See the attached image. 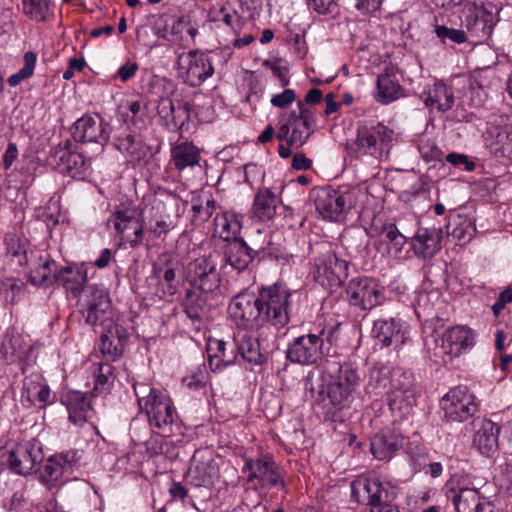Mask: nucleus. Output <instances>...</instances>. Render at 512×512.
Segmentation results:
<instances>
[{
    "label": "nucleus",
    "mask_w": 512,
    "mask_h": 512,
    "mask_svg": "<svg viewBox=\"0 0 512 512\" xmlns=\"http://www.w3.org/2000/svg\"><path fill=\"white\" fill-rule=\"evenodd\" d=\"M29 278L33 285L61 284L73 298L82 295L88 281L87 268L84 264L58 267L57 263L48 257L40 258L39 264L32 265Z\"/></svg>",
    "instance_id": "obj_1"
},
{
    "label": "nucleus",
    "mask_w": 512,
    "mask_h": 512,
    "mask_svg": "<svg viewBox=\"0 0 512 512\" xmlns=\"http://www.w3.org/2000/svg\"><path fill=\"white\" fill-rule=\"evenodd\" d=\"M359 382L360 377L357 370L350 364H344L339 367L337 376H332L326 371H321L318 374L309 373L305 387L318 395L327 393L333 405L343 406Z\"/></svg>",
    "instance_id": "obj_2"
},
{
    "label": "nucleus",
    "mask_w": 512,
    "mask_h": 512,
    "mask_svg": "<svg viewBox=\"0 0 512 512\" xmlns=\"http://www.w3.org/2000/svg\"><path fill=\"white\" fill-rule=\"evenodd\" d=\"M133 389L140 409L148 417L149 424L163 432L171 431V427L177 419L172 399L147 383L136 382L133 384Z\"/></svg>",
    "instance_id": "obj_3"
},
{
    "label": "nucleus",
    "mask_w": 512,
    "mask_h": 512,
    "mask_svg": "<svg viewBox=\"0 0 512 512\" xmlns=\"http://www.w3.org/2000/svg\"><path fill=\"white\" fill-rule=\"evenodd\" d=\"M316 124V111L298 101L297 110L279 116L276 137L289 146L301 147L315 132Z\"/></svg>",
    "instance_id": "obj_4"
},
{
    "label": "nucleus",
    "mask_w": 512,
    "mask_h": 512,
    "mask_svg": "<svg viewBox=\"0 0 512 512\" xmlns=\"http://www.w3.org/2000/svg\"><path fill=\"white\" fill-rule=\"evenodd\" d=\"M179 198L172 193H160L147 209L148 215L143 214L144 233L153 239H165L179 219Z\"/></svg>",
    "instance_id": "obj_5"
},
{
    "label": "nucleus",
    "mask_w": 512,
    "mask_h": 512,
    "mask_svg": "<svg viewBox=\"0 0 512 512\" xmlns=\"http://www.w3.org/2000/svg\"><path fill=\"white\" fill-rule=\"evenodd\" d=\"M333 332L325 328L295 337L286 350L287 359L300 365L318 364L330 354Z\"/></svg>",
    "instance_id": "obj_6"
},
{
    "label": "nucleus",
    "mask_w": 512,
    "mask_h": 512,
    "mask_svg": "<svg viewBox=\"0 0 512 512\" xmlns=\"http://www.w3.org/2000/svg\"><path fill=\"white\" fill-rule=\"evenodd\" d=\"M262 327L271 324L282 328L290 319L291 291L284 285L274 284L262 287L258 292Z\"/></svg>",
    "instance_id": "obj_7"
},
{
    "label": "nucleus",
    "mask_w": 512,
    "mask_h": 512,
    "mask_svg": "<svg viewBox=\"0 0 512 512\" xmlns=\"http://www.w3.org/2000/svg\"><path fill=\"white\" fill-rule=\"evenodd\" d=\"M395 140L393 129L381 122H372L358 128L353 146L357 153L382 159L388 156Z\"/></svg>",
    "instance_id": "obj_8"
},
{
    "label": "nucleus",
    "mask_w": 512,
    "mask_h": 512,
    "mask_svg": "<svg viewBox=\"0 0 512 512\" xmlns=\"http://www.w3.org/2000/svg\"><path fill=\"white\" fill-rule=\"evenodd\" d=\"M438 344L435 336L426 339L425 345L436 359L447 364L475 344V334L466 326H455L446 330Z\"/></svg>",
    "instance_id": "obj_9"
},
{
    "label": "nucleus",
    "mask_w": 512,
    "mask_h": 512,
    "mask_svg": "<svg viewBox=\"0 0 512 512\" xmlns=\"http://www.w3.org/2000/svg\"><path fill=\"white\" fill-rule=\"evenodd\" d=\"M79 312L85 323L95 326H107L113 322V313L109 293L97 285H88L77 302Z\"/></svg>",
    "instance_id": "obj_10"
},
{
    "label": "nucleus",
    "mask_w": 512,
    "mask_h": 512,
    "mask_svg": "<svg viewBox=\"0 0 512 512\" xmlns=\"http://www.w3.org/2000/svg\"><path fill=\"white\" fill-rule=\"evenodd\" d=\"M212 51L190 50L178 56L177 70L183 82L198 87L210 78L214 72Z\"/></svg>",
    "instance_id": "obj_11"
},
{
    "label": "nucleus",
    "mask_w": 512,
    "mask_h": 512,
    "mask_svg": "<svg viewBox=\"0 0 512 512\" xmlns=\"http://www.w3.org/2000/svg\"><path fill=\"white\" fill-rule=\"evenodd\" d=\"M184 270L181 257L173 252L161 253L153 264V274L158 286L155 295L163 299L175 295L180 287V275Z\"/></svg>",
    "instance_id": "obj_12"
},
{
    "label": "nucleus",
    "mask_w": 512,
    "mask_h": 512,
    "mask_svg": "<svg viewBox=\"0 0 512 512\" xmlns=\"http://www.w3.org/2000/svg\"><path fill=\"white\" fill-rule=\"evenodd\" d=\"M217 255L209 254L190 261L185 269L186 279L192 288L204 294H213L220 288Z\"/></svg>",
    "instance_id": "obj_13"
},
{
    "label": "nucleus",
    "mask_w": 512,
    "mask_h": 512,
    "mask_svg": "<svg viewBox=\"0 0 512 512\" xmlns=\"http://www.w3.org/2000/svg\"><path fill=\"white\" fill-rule=\"evenodd\" d=\"M228 313L239 330H257L262 327L258 295L242 290L230 300Z\"/></svg>",
    "instance_id": "obj_14"
},
{
    "label": "nucleus",
    "mask_w": 512,
    "mask_h": 512,
    "mask_svg": "<svg viewBox=\"0 0 512 512\" xmlns=\"http://www.w3.org/2000/svg\"><path fill=\"white\" fill-rule=\"evenodd\" d=\"M107 222L130 247H137L142 243L144 223L135 206L130 204L117 206Z\"/></svg>",
    "instance_id": "obj_15"
},
{
    "label": "nucleus",
    "mask_w": 512,
    "mask_h": 512,
    "mask_svg": "<svg viewBox=\"0 0 512 512\" xmlns=\"http://www.w3.org/2000/svg\"><path fill=\"white\" fill-rule=\"evenodd\" d=\"M346 293L349 304L363 311L371 310L385 300V288L371 277L351 279Z\"/></svg>",
    "instance_id": "obj_16"
},
{
    "label": "nucleus",
    "mask_w": 512,
    "mask_h": 512,
    "mask_svg": "<svg viewBox=\"0 0 512 512\" xmlns=\"http://www.w3.org/2000/svg\"><path fill=\"white\" fill-rule=\"evenodd\" d=\"M242 471L247 473V483L255 489L286 486L280 467L270 458L246 459Z\"/></svg>",
    "instance_id": "obj_17"
},
{
    "label": "nucleus",
    "mask_w": 512,
    "mask_h": 512,
    "mask_svg": "<svg viewBox=\"0 0 512 512\" xmlns=\"http://www.w3.org/2000/svg\"><path fill=\"white\" fill-rule=\"evenodd\" d=\"M446 419L463 422L471 418L478 410L476 397L466 386H456L447 392L441 400Z\"/></svg>",
    "instance_id": "obj_18"
},
{
    "label": "nucleus",
    "mask_w": 512,
    "mask_h": 512,
    "mask_svg": "<svg viewBox=\"0 0 512 512\" xmlns=\"http://www.w3.org/2000/svg\"><path fill=\"white\" fill-rule=\"evenodd\" d=\"M316 281L325 289L334 291L348 276V263L332 251L322 254L316 261Z\"/></svg>",
    "instance_id": "obj_19"
},
{
    "label": "nucleus",
    "mask_w": 512,
    "mask_h": 512,
    "mask_svg": "<svg viewBox=\"0 0 512 512\" xmlns=\"http://www.w3.org/2000/svg\"><path fill=\"white\" fill-rule=\"evenodd\" d=\"M387 400L390 411L396 419L407 418L416 405V389L413 381L407 376L394 379Z\"/></svg>",
    "instance_id": "obj_20"
},
{
    "label": "nucleus",
    "mask_w": 512,
    "mask_h": 512,
    "mask_svg": "<svg viewBox=\"0 0 512 512\" xmlns=\"http://www.w3.org/2000/svg\"><path fill=\"white\" fill-rule=\"evenodd\" d=\"M111 127L100 115H84L74 124L73 136L81 143H94L102 152L109 141Z\"/></svg>",
    "instance_id": "obj_21"
},
{
    "label": "nucleus",
    "mask_w": 512,
    "mask_h": 512,
    "mask_svg": "<svg viewBox=\"0 0 512 512\" xmlns=\"http://www.w3.org/2000/svg\"><path fill=\"white\" fill-rule=\"evenodd\" d=\"M314 202L318 213L330 221H338L353 205L349 192L341 193L330 189L319 190Z\"/></svg>",
    "instance_id": "obj_22"
},
{
    "label": "nucleus",
    "mask_w": 512,
    "mask_h": 512,
    "mask_svg": "<svg viewBox=\"0 0 512 512\" xmlns=\"http://www.w3.org/2000/svg\"><path fill=\"white\" fill-rule=\"evenodd\" d=\"M44 458L41 443L36 440H30L19 444L13 449L8 457L9 468L16 474L28 475L34 467Z\"/></svg>",
    "instance_id": "obj_23"
},
{
    "label": "nucleus",
    "mask_w": 512,
    "mask_h": 512,
    "mask_svg": "<svg viewBox=\"0 0 512 512\" xmlns=\"http://www.w3.org/2000/svg\"><path fill=\"white\" fill-rule=\"evenodd\" d=\"M372 333L384 346L399 350L409 339V331L398 318L377 319Z\"/></svg>",
    "instance_id": "obj_24"
},
{
    "label": "nucleus",
    "mask_w": 512,
    "mask_h": 512,
    "mask_svg": "<svg viewBox=\"0 0 512 512\" xmlns=\"http://www.w3.org/2000/svg\"><path fill=\"white\" fill-rule=\"evenodd\" d=\"M351 494L357 503L370 506H378L388 498L387 490L377 478H356L351 483Z\"/></svg>",
    "instance_id": "obj_25"
},
{
    "label": "nucleus",
    "mask_w": 512,
    "mask_h": 512,
    "mask_svg": "<svg viewBox=\"0 0 512 512\" xmlns=\"http://www.w3.org/2000/svg\"><path fill=\"white\" fill-rule=\"evenodd\" d=\"M404 437L396 429H382L376 433L370 442L373 456L382 461L390 460L402 448Z\"/></svg>",
    "instance_id": "obj_26"
},
{
    "label": "nucleus",
    "mask_w": 512,
    "mask_h": 512,
    "mask_svg": "<svg viewBox=\"0 0 512 512\" xmlns=\"http://www.w3.org/2000/svg\"><path fill=\"white\" fill-rule=\"evenodd\" d=\"M71 146L70 140L59 144L53 149L52 156L62 170L67 171L73 177L81 176L90 168L91 159L84 157L82 153L72 151Z\"/></svg>",
    "instance_id": "obj_27"
},
{
    "label": "nucleus",
    "mask_w": 512,
    "mask_h": 512,
    "mask_svg": "<svg viewBox=\"0 0 512 512\" xmlns=\"http://www.w3.org/2000/svg\"><path fill=\"white\" fill-rule=\"evenodd\" d=\"M61 402L68 411L69 420L75 425H83L94 414L91 395L88 393L68 391L62 395Z\"/></svg>",
    "instance_id": "obj_28"
},
{
    "label": "nucleus",
    "mask_w": 512,
    "mask_h": 512,
    "mask_svg": "<svg viewBox=\"0 0 512 512\" xmlns=\"http://www.w3.org/2000/svg\"><path fill=\"white\" fill-rule=\"evenodd\" d=\"M100 337V351L107 361L118 360L124 352L127 333L121 326L110 322Z\"/></svg>",
    "instance_id": "obj_29"
},
{
    "label": "nucleus",
    "mask_w": 512,
    "mask_h": 512,
    "mask_svg": "<svg viewBox=\"0 0 512 512\" xmlns=\"http://www.w3.org/2000/svg\"><path fill=\"white\" fill-rule=\"evenodd\" d=\"M443 231L436 227H419L412 238V248L416 256L432 258L441 249Z\"/></svg>",
    "instance_id": "obj_30"
},
{
    "label": "nucleus",
    "mask_w": 512,
    "mask_h": 512,
    "mask_svg": "<svg viewBox=\"0 0 512 512\" xmlns=\"http://www.w3.org/2000/svg\"><path fill=\"white\" fill-rule=\"evenodd\" d=\"M234 338L231 341L215 340L208 345L209 366L212 371H221L236 363L238 352Z\"/></svg>",
    "instance_id": "obj_31"
},
{
    "label": "nucleus",
    "mask_w": 512,
    "mask_h": 512,
    "mask_svg": "<svg viewBox=\"0 0 512 512\" xmlns=\"http://www.w3.org/2000/svg\"><path fill=\"white\" fill-rule=\"evenodd\" d=\"M22 398L31 404L37 400L40 407H45L53 402L54 395L40 373H31L24 378Z\"/></svg>",
    "instance_id": "obj_32"
},
{
    "label": "nucleus",
    "mask_w": 512,
    "mask_h": 512,
    "mask_svg": "<svg viewBox=\"0 0 512 512\" xmlns=\"http://www.w3.org/2000/svg\"><path fill=\"white\" fill-rule=\"evenodd\" d=\"M421 99L430 111L437 110L439 112L450 110L455 101L452 88L441 82H435L424 90L421 93Z\"/></svg>",
    "instance_id": "obj_33"
},
{
    "label": "nucleus",
    "mask_w": 512,
    "mask_h": 512,
    "mask_svg": "<svg viewBox=\"0 0 512 512\" xmlns=\"http://www.w3.org/2000/svg\"><path fill=\"white\" fill-rule=\"evenodd\" d=\"M114 146L130 163H138L144 160L149 153V149L142 138L130 131H125L116 136Z\"/></svg>",
    "instance_id": "obj_34"
},
{
    "label": "nucleus",
    "mask_w": 512,
    "mask_h": 512,
    "mask_svg": "<svg viewBox=\"0 0 512 512\" xmlns=\"http://www.w3.org/2000/svg\"><path fill=\"white\" fill-rule=\"evenodd\" d=\"M157 112L164 120L165 125L172 129H181L189 119L187 104L181 101H173L168 97L159 100Z\"/></svg>",
    "instance_id": "obj_35"
},
{
    "label": "nucleus",
    "mask_w": 512,
    "mask_h": 512,
    "mask_svg": "<svg viewBox=\"0 0 512 512\" xmlns=\"http://www.w3.org/2000/svg\"><path fill=\"white\" fill-rule=\"evenodd\" d=\"M253 330H238L234 333V341L238 352V357L249 363L256 365L262 364L266 360V355L261 352L258 338L253 335Z\"/></svg>",
    "instance_id": "obj_36"
},
{
    "label": "nucleus",
    "mask_w": 512,
    "mask_h": 512,
    "mask_svg": "<svg viewBox=\"0 0 512 512\" xmlns=\"http://www.w3.org/2000/svg\"><path fill=\"white\" fill-rule=\"evenodd\" d=\"M256 256L253 245L249 246L242 238L229 243L225 250L226 264L238 271L246 269Z\"/></svg>",
    "instance_id": "obj_37"
},
{
    "label": "nucleus",
    "mask_w": 512,
    "mask_h": 512,
    "mask_svg": "<svg viewBox=\"0 0 512 512\" xmlns=\"http://www.w3.org/2000/svg\"><path fill=\"white\" fill-rule=\"evenodd\" d=\"M403 95L404 90L393 75L384 72L377 77L374 98L378 103L387 105L400 99Z\"/></svg>",
    "instance_id": "obj_38"
},
{
    "label": "nucleus",
    "mask_w": 512,
    "mask_h": 512,
    "mask_svg": "<svg viewBox=\"0 0 512 512\" xmlns=\"http://www.w3.org/2000/svg\"><path fill=\"white\" fill-rule=\"evenodd\" d=\"M242 228V216L234 211H224L214 218V230L225 241H234Z\"/></svg>",
    "instance_id": "obj_39"
},
{
    "label": "nucleus",
    "mask_w": 512,
    "mask_h": 512,
    "mask_svg": "<svg viewBox=\"0 0 512 512\" xmlns=\"http://www.w3.org/2000/svg\"><path fill=\"white\" fill-rule=\"evenodd\" d=\"M499 428L491 421L481 420L477 429L473 445L485 455L493 453L497 447Z\"/></svg>",
    "instance_id": "obj_40"
},
{
    "label": "nucleus",
    "mask_w": 512,
    "mask_h": 512,
    "mask_svg": "<svg viewBox=\"0 0 512 512\" xmlns=\"http://www.w3.org/2000/svg\"><path fill=\"white\" fill-rule=\"evenodd\" d=\"M277 203V196L269 188H260L254 197L252 212L261 221L271 220L276 214Z\"/></svg>",
    "instance_id": "obj_41"
},
{
    "label": "nucleus",
    "mask_w": 512,
    "mask_h": 512,
    "mask_svg": "<svg viewBox=\"0 0 512 512\" xmlns=\"http://www.w3.org/2000/svg\"><path fill=\"white\" fill-rule=\"evenodd\" d=\"M199 161L200 151L193 143L183 142L171 148V163L179 171L198 165Z\"/></svg>",
    "instance_id": "obj_42"
},
{
    "label": "nucleus",
    "mask_w": 512,
    "mask_h": 512,
    "mask_svg": "<svg viewBox=\"0 0 512 512\" xmlns=\"http://www.w3.org/2000/svg\"><path fill=\"white\" fill-rule=\"evenodd\" d=\"M453 503L457 512H483L486 501L477 489L461 488L454 493Z\"/></svg>",
    "instance_id": "obj_43"
},
{
    "label": "nucleus",
    "mask_w": 512,
    "mask_h": 512,
    "mask_svg": "<svg viewBox=\"0 0 512 512\" xmlns=\"http://www.w3.org/2000/svg\"><path fill=\"white\" fill-rule=\"evenodd\" d=\"M188 477L196 487L211 486L218 478V468L212 460L197 461L190 468Z\"/></svg>",
    "instance_id": "obj_44"
},
{
    "label": "nucleus",
    "mask_w": 512,
    "mask_h": 512,
    "mask_svg": "<svg viewBox=\"0 0 512 512\" xmlns=\"http://www.w3.org/2000/svg\"><path fill=\"white\" fill-rule=\"evenodd\" d=\"M126 107L130 113L127 117L134 127L143 129L151 122L150 101L147 98L140 97L136 100H129Z\"/></svg>",
    "instance_id": "obj_45"
},
{
    "label": "nucleus",
    "mask_w": 512,
    "mask_h": 512,
    "mask_svg": "<svg viewBox=\"0 0 512 512\" xmlns=\"http://www.w3.org/2000/svg\"><path fill=\"white\" fill-rule=\"evenodd\" d=\"M6 254L11 260L19 266L28 264V241L26 238L15 234L8 233L4 238Z\"/></svg>",
    "instance_id": "obj_46"
},
{
    "label": "nucleus",
    "mask_w": 512,
    "mask_h": 512,
    "mask_svg": "<svg viewBox=\"0 0 512 512\" xmlns=\"http://www.w3.org/2000/svg\"><path fill=\"white\" fill-rule=\"evenodd\" d=\"M210 295L194 288L186 292L184 311L191 320H200L204 316Z\"/></svg>",
    "instance_id": "obj_47"
},
{
    "label": "nucleus",
    "mask_w": 512,
    "mask_h": 512,
    "mask_svg": "<svg viewBox=\"0 0 512 512\" xmlns=\"http://www.w3.org/2000/svg\"><path fill=\"white\" fill-rule=\"evenodd\" d=\"M253 244L254 253L261 259H274L278 262L288 263L289 256L286 253L284 247L274 241L273 237L270 236L266 243H259L257 239L251 241Z\"/></svg>",
    "instance_id": "obj_48"
},
{
    "label": "nucleus",
    "mask_w": 512,
    "mask_h": 512,
    "mask_svg": "<svg viewBox=\"0 0 512 512\" xmlns=\"http://www.w3.org/2000/svg\"><path fill=\"white\" fill-rule=\"evenodd\" d=\"M465 25L468 28L475 26H481V29H485L488 25L491 26L494 21V15L492 10L483 5L468 4L464 9Z\"/></svg>",
    "instance_id": "obj_49"
},
{
    "label": "nucleus",
    "mask_w": 512,
    "mask_h": 512,
    "mask_svg": "<svg viewBox=\"0 0 512 512\" xmlns=\"http://www.w3.org/2000/svg\"><path fill=\"white\" fill-rule=\"evenodd\" d=\"M90 370L94 377L93 392H107L114 381V368L109 363H95Z\"/></svg>",
    "instance_id": "obj_50"
},
{
    "label": "nucleus",
    "mask_w": 512,
    "mask_h": 512,
    "mask_svg": "<svg viewBox=\"0 0 512 512\" xmlns=\"http://www.w3.org/2000/svg\"><path fill=\"white\" fill-rule=\"evenodd\" d=\"M51 0H22V11L31 20L43 22L52 12Z\"/></svg>",
    "instance_id": "obj_51"
},
{
    "label": "nucleus",
    "mask_w": 512,
    "mask_h": 512,
    "mask_svg": "<svg viewBox=\"0 0 512 512\" xmlns=\"http://www.w3.org/2000/svg\"><path fill=\"white\" fill-rule=\"evenodd\" d=\"M486 147L496 157H504L510 152L509 134L505 130L495 129L488 132Z\"/></svg>",
    "instance_id": "obj_52"
},
{
    "label": "nucleus",
    "mask_w": 512,
    "mask_h": 512,
    "mask_svg": "<svg viewBox=\"0 0 512 512\" xmlns=\"http://www.w3.org/2000/svg\"><path fill=\"white\" fill-rule=\"evenodd\" d=\"M383 232L388 252L393 256H398L407 242V237L400 233L395 224L386 225Z\"/></svg>",
    "instance_id": "obj_53"
},
{
    "label": "nucleus",
    "mask_w": 512,
    "mask_h": 512,
    "mask_svg": "<svg viewBox=\"0 0 512 512\" xmlns=\"http://www.w3.org/2000/svg\"><path fill=\"white\" fill-rule=\"evenodd\" d=\"M24 60V66L15 74H12L7 82L9 86L16 87L18 86L22 81L29 79L33 76L36 61H37V55L36 53L32 51H28L24 54L23 57Z\"/></svg>",
    "instance_id": "obj_54"
},
{
    "label": "nucleus",
    "mask_w": 512,
    "mask_h": 512,
    "mask_svg": "<svg viewBox=\"0 0 512 512\" xmlns=\"http://www.w3.org/2000/svg\"><path fill=\"white\" fill-rule=\"evenodd\" d=\"M67 460L63 456L50 457L41 472V480L45 483L57 481L63 474Z\"/></svg>",
    "instance_id": "obj_55"
},
{
    "label": "nucleus",
    "mask_w": 512,
    "mask_h": 512,
    "mask_svg": "<svg viewBox=\"0 0 512 512\" xmlns=\"http://www.w3.org/2000/svg\"><path fill=\"white\" fill-rule=\"evenodd\" d=\"M475 224L468 218H460L459 223L453 229V236L458 240L467 242L475 235Z\"/></svg>",
    "instance_id": "obj_56"
},
{
    "label": "nucleus",
    "mask_w": 512,
    "mask_h": 512,
    "mask_svg": "<svg viewBox=\"0 0 512 512\" xmlns=\"http://www.w3.org/2000/svg\"><path fill=\"white\" fill-rule=\"evenodd\" d=\"M435 33L441 39H449L457 44L464 43L467 40L466 34L463 30L452 29L446 26H436Z\"/></svg>",
    "instance_id": "obj_57"
},
{
    "label": "nucleus",
    "mask_w": 512,
    "mask_h": 512,
    "mask_svg": "<svg viewBox=\"0 0 512 512\" xmlns=\"http://www.w3.org/2000/svg\"><path fill=\"white\" fill-rule=\"evenodd\" d=\"M306 2L310 10L320 15L332 13L336 8L334 0H306Z\"/></svg>",
    "instance_id": "obj_58"
},
{
    "label": "nucleus",
    "mask_w": 512,
    "mask_h": 512,
    "mask_svg": "<svg viewBox=\"0 0 512 512\" xmlns=\"http://www.w3.org/2000/svg\"><path fill=\"white\" fill-rule=\"evenodd\" d=\"M296 99V93L293 89H285L279 94H274L271 97V104L277 108H285L292 104Z\"/></svg>",
    "instance_id": "obj_59"
},
{
    "label": "nucleus",
    "mask_w": 512,
    "mask_h": 512,
    "mask_svg": "<svg viewBox=\"0 0 512 512\" xmlns=\"http://www.w3.org/2000/svg\"><path fill=\"white\" fill-rule=\"evenodd\" d=\"M215 209L214 200H207L205 205H193L192 210L195 217H198L201 221L208 220Z\"/></svg>",
    "instance_id": "obj_60"
},
{
    "label": "nucleus",
    "mask_w": 512,
    "mask_h": 512,
    "mask_svg": "<svg viewBox=\"0 0 512 512\" xmlns=\"http://www.w3.org/2000/svg\"><path fill=\"white\" fill-rule=\"evenodd\" d=\"M384 0H357L355 7L363 14H373L380 10Z\"/></svg>",
    "instance_id": "obj_61"
},
{
    "label": "nucleus",
    "mask_w": 512,
    "mask_h": 512,
    "mask_svg": "<svg viewBox=\"0 0 512 512\" xmlns=\"http://www.w3.org/2000/svg\"><path fill=\"white\" fill-rule=\"evenodd\" d=\"M138 69L139 66L136 62L127 61L125 64L119 67L117 70V75L122 82H127L135 76Z\"/></svg>",
    "instance_id": "obj_62"
},
{
    "label": "nucleus",
    "mask_w": 512,
    "mask_h": 512,
    "mask_svg": "<svg viewBox=\"0 0 512 512\" xmlns=\"http://www.w3.org/2000/svg\"><path fill=\"white\" fill-rule=\"evenodd\" d=\"M446 160L448 163L454 165V166H465V170L467 171H473L475 168V164L467 159V157L464 154L460 153H449L446 156Z\"/></svg>",
    "instance_id": "obj_63"
},
{
    "label": "nucleus",
    "mask_w": 512,
    "mask_h": 512,
    "mask_svg": "<svg viewBox=\"0 0 512 512\" xmlns=\"http://www.w3.org/2000/svg\"><path fill=\"white\" fill-rule=\"evenodd\" d=\"M18 157V149L15 143H9L3 155V166L8 170Z\"/></svg>",
    "instance_id": "obj_64"
}]
</instances>
